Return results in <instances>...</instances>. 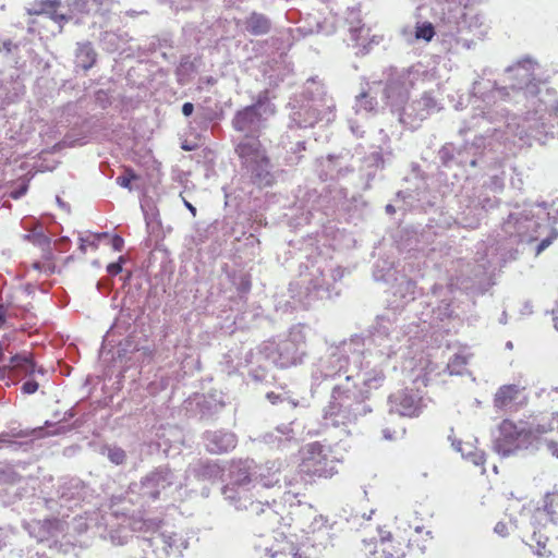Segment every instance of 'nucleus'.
<instances>
[{"mask_svg":"<svg viewBox=\"0 0 558 558\" xmlns=\"http://www.w3.org/2000/svg\"><path fill=\"white\" fill-rule=\"evenodd\" d=\"M558 432V413L543 417L537 424H527L524 421L514 422L511 418L502 420L498 425V434L494 440V449L502 457L518 453L527 449L543 435Z\"/></svg>","mask_w":558,"mask_h":558,"instance_id":"nucleus-1","label":"nucleus"},{"mask_svg":"<svg viewBox=\"0 0 558 558\" xmlns=\"http://www.w3.org/2000/svg\"><path fill=\"white\" fill-rule=\"evenodd\" d=\"M409 527L410 530L397 529L395 532L379 529L378 538L363 541V554L366 558H405L414 546L412 530L415 534L425 532L426 536L430 535V531L426 530L427 526L424 524L410 523Z\"/></svg>","mask_w":558,"mask_h":558,"instance_id":"nucleus-2","label":"nucleus"},{"mask_svg":"<svg viewBox=\"0 0 558 558\" xmlns=\"http://www.w3.org/2000/svg\"><path fill=\"white\" fill-rule=\"evenodd\" d=\"M337 461L330 457L326 448L318 441L307 444L301 450L298 472L302 477H331L337 473Z\"/></svg>","mask_w":558,"mask_h":558,"instance_id":"nucleus-3","label":"nucleus"},{"mask_svg":"<svg viewBox=\"0 0 558 558\" xmlns=\"http://www.w3.org/2000/svg\"><path fill=\"white\" fill-rule=\"evenodd\" d=\"M235 153L243 162L251 168L255 182L264 185H271L274 178L269 172L270 159L262 142L257 137L246 136L235 147Z\"/></svg>","mask_w":558,"mask_h":558,"instance_id":"nucleus-4","label":"nucleus"},{"mask_svg":"<svg viewBox=\"0 0 558 558\" xmlns=\"http://www.w3.org/2000/svg\"><path fill=\"white\" fill-rule=\"evenodd\" d=\"M177 543V534L163 529L162 521L142 522L143 558H165Z\"/></svg>","mask_w":558,"mask_h":558,"instance_id":"nucleus-5","label":"nucleus"},{"mask_svg":"<svg viewBox=\"0 0 558 558\" xmlns=\"http://www.w3.org/2000/svg\"><path fill=\"white\" fill-rule=\"evenodd\" d=\"M260 558H311L300 545L283 534H279L272 543L265 548Z\"/></svg>","mask_w":558,"mask_h":558,"instance_id":"nucleus-6","label":"nucleus"},{"mask_svg":"<svg viewBox=\"0 0 558 558\" xmlns=\"http://www.w3.org/2000/svg\"><path fill=\"white\" fill-rule=\"evenodd\" d=\"M524 387L509 384L498 388L494 396V407L498 410L510 409L512 404H524L527 398L524 396Z\"/></svg>","mask_w":558,"mask_h":558,"instance_id":"nucleus-7","label":"nucleus"},{"mask_svg":"<svg viewBox=\"0 0 558 558\" xmlns=\"http://www.w3.org/2000/svg\"><path fill=\"white\" fill-rule=\"evenodd\" d=\"M532 520L544 527L546 523L555 524L558 521V490L545 495L543 507L534 510Z\"/></svg>","mask_w":558,"mask_h":558,"instance_id":"nucleus-8","label":"nucleus"},{"mask_svg":"<svg viewBox=\"0 0 558 558\" xmlns=\"http://www.w3.org/2000/svg\"><path fill=\"white\" fill-rule=\"evenodd\" d=\"M397 411L403 416H417L422 409V397L412 390L404 389L395 397Z\"/></svg>","mask_w":558,"mask_h":558,"instance_id":"nucleus-9","label":"nucleus"},{"mask_svg":"<svg viewBox=\"0 0 558 558\" xmlns=\"http://www.w3.org/2000/svg\"><path fill=\"white\" fill-rule=\"evenodd\" d=\"M532 524L534 530L530 546L535 549L538 556H549L551 554L550 539L553 534L549 524L546 523V527H544L543 525L535 524L534 520H532Z\"/></svg>","mask_w":558,"mask_h":558,"instance_id":"nucleus-10","label":"nucleus"},{"mask_svg":"<svg viewBox=\"0 0 558 558\" xmlns=\"http://www.w3.org/2000/svg\"><path fill=\"white\" fill-rule=\"evenodd\" d=\"M60 0H39L35 1L31 8L27 9L28 15H48L52 21L57 23H63L68 21L64 14H59L58 9L60 8Z\"/></svg>","mask_w":558,"mask_h":558,"instance_id":"nucleus-11","label":"nucleus"},{"mask_svg":"<svg viewBox=\"0 0 558 558\" xmlns=\"http://www.w3.org/2000/svg\"><path fill=\"white\" fill-rule=\"evenodd\" d=\"M8 367L12 376L33 375L36 372V363L32 352H21L10 357Z\"/></svg>","mask_w":558,"mask_h":558,"instance_id":"nucleus-12","label":"nucleus"},{"mask_svg":"<svg viewBox=\"0 0 558 558\" xmlns=\"http://www.w3.org/2000/svg\"><path fill=\"white\" fill-rule=\"evenodd\" d=\"M260 119V113L255 105L247 106L244 109L236 112L232 120L233 128L236 131L250 130Z\"/></svg>","mask_w":558,"mask_h":558,"instance_id":"nucleus-13","label":"nucleus"},{"mask_svg":"<svg viewBox=\"0 0 558 558\" xmlns=\"http://www.w3.org/2000/svg\"><path fill=\"white\" fill-rule=\"evenodd\" d=\"M75 65L84 71L90 70L97 61V52L92 43H78L75 50Z\"/></svg>","mask_w":558,"mask_h":558,"instance_id":"nucleus-14","label":"nucleus"},{"mask_svg":"<svg viewBox=\"0 0 558 558\" xmlns=\"http://www.w3.org/2000/svg\"><path fill=\"white\" fill-rule=\"evenodd\" d=\"M245 28L253 36L266 35L271 29V21L262 13L252 12L245 20Z\"/></svg>","mask_w":558,"mask_h":558,"instance_id":"nucleus-15","label":"nucleus"},{"mask_svg":"<svg viewBox=\"0 0 558 558\" xmlns=\"http://www.w3.org/2000/svg\"><path fill=\"white\" fill-rule=\"evenodd\" d=\"M144 167L147 187L156 190L162 179L161 163L150 157L144 161Z\"/></svg>","mask_w":558,"mask_h":558,"instance_id":"nucleus-16","label":"nucleus"},{"mask_svg":"<svg viewBox=\"0 0 558 558\" xmlns=\"http://www.w3.org/2000/svg\"><path fill=\"white\" fill-rule=\"evenodd\" d=\"M251 468L243 462H239L232 466L231 477L233 484L238 486L246 485L251 482Z\"/></svg>","mask_w":558,"mask_h":558,"instance_id":"nucleus-17","label":"nucleus"},{"mask_svg":"<svg viewBox=\"0 0 558 558\" xmlns=\"http://www.w3.org/2000/svg\"><path fill=\"white\" fill-rule=\"evenodd\" d=\"M435 36V27L430 22L417 23L415 26V38L430 41Z\"/></svg>","mask_w":558,"mask_h":558,"instance_id":"nucleus-18","label":"nucleus"},{"mask_svg":"<svg viewBox=\"0 0 558 558\" xmlns=\"http://www.w3.org/2000/svg\"><path fill=\"white\" fill-rule=\"evenodd\" d=\"M108 458L112 463L119 465L124 462L126 454L121 448L114 447L108 449Z\"/></svg>","mask_w":558,"mask_h":558,"instance_id":"nucleus-19","label":"nucleus"},{"mask_svg":"<svg viewBox=\"0 0 558 558\" xmlns=\"http://www.w3.org/2000/svg\"><path fill=\"white\" fill-rule=\"evenodd\" d=\"M120 345L122 347L121 351L123 354L138 351V343L134 340L133 336L128 337Z\"/></svg>","mask_w":558,"mask_h":558,"instance_id":"nucleus-20","label":"nucleus"},{"mask_svg":"<svg viewBox=\"0 0 558 558\" xmlns=\"http://www.w3.org/2000/svg\"><path fill=\"white\" fill-rule=\"evenodd\" d=\"M38 383L36 380H27L25 381L22 387H21V390L23 393L25 395H32V393H35L37 390H38Z\"/></svg>","mask_w":558,"mask_h":558,"instance_id":"nucleus-21","label":"nucleus"},{"mask_svg":"<svg viewBox=\"0 0 558 558\" xmlns=\"http://www.w3.org/2000/svg\"><path fill=\"white\" fill-rule=\"evenodd\" d=\"M135 179H136V175H135L134 173H132V174H125V175H120V177H118V178H117V182H118L121 186H123V187H128V189H130V190H131V185H130V183H131V181H132V180H135Z\"/></svg>","mask_w":558,"mask_h":558,"instance_id":"nucleus-22","label":"nucleus"},{"mask_svg":"<svg viewBox=\"0 0 558 558\" xmlns=\"http://www.w3.org/2000/svg\"><path fill=\"white\" fill-rule=\"evenodd\" d=\"M251 278L248 275H245L242 277L241 279V284H240V291L241 292H248L251 290Z\"/></svg>","mask_w":558,"mask_h":558,"instance_id":"nucleus-23","label":"nucleus"},{"mask_svg":"<svg viewBox=\"0 0 558 558\" xmlns=\"http://www.w3.org/2000/svg\"><path fill=\"white\" fill-rule=\"evenodd\" d=\"M495 532L500 536L508 535V525L504 522H498L495 526Z\"/></svg>","mask_w":558,"mask_h":558,"instance_id":"nucleus-24","label":"nucleus"},{"mask_svg":"<svg viewBox=\"0 0 558 558\" xmlns=\"http://www.w3.org/2000/svg\"><path fill=\"white\" fill-rule=\"evenodd\" d=\"M554 239L555 236L543 239L537 246V253H541L544 250H546L551 244Z\"/></svg>","mask_w":558,"mask_h":558,"instance_id":"nucleus-25","label":"nucleus"},{"mask_svg":"<svg viewBox=\"0 0 558 558\" xmlns=\"http://www.w3.org/2000/svg\"><path fill=\"white\" fill-rule=\"evenodd\" d=\"M471 459H472V462L475 464V465H484L485 463V456L484 453H473L471 456Z\"/></svg>","mask_w":558,"mask_h":558,"instance_id":"nucleus-26","label":"nucleus"},{"mask_svg":"<svg viewBox=\"0 0 558 558\" xmlns=\"http://www.w3.org/2000/svg\"><path fill=\"white\" fill-rule=\"evenodd\" d=\"M107 270L110 275L114 276V275H118L122 270V267H121L120 263H111L108 265Z\"/></svg>","mask_w":558,"mask_h":558,"instance_id":"nucleus-27","label":"nucleus"},{"mask_svg":"<svg viewBox=\"0 0 558 558\" xmlns=\"http://www.w3.org/2000/svg\"><path fill=\"white\" fill-rule=\"evenodd\" d=\"M112 246L116 251H121L123 247V239L119 235L112 238Z\"/></svg>","mask_w":558,"mask_h":558,"instance_id":"nucleus-28","label":"nucleus"},{"mask_svg":"<svg viewBox=\"0 0 558 558\" xmlns=\"http://www.w3.org/2000/svg\"><path fill=\"white\" fill-rule=\"evenodd\" d=\"M193 110H194V106L192 102H185L183 106H182V113L185 116V117H189L193 113Z\"/></svg>","mask_w":558,"mask_h":558,"instance_id":"nucleus-29","label":"nucleus"},{"mask_svg":"<svg viewBox=\"0 0 558 558\" xmlns=\"http://www.w3.org/2000/svg\"><path fill=\"white\" fill-rule=\"evenodd\" d=\"M7 323V308L0 304V329L5 325Z\"/></svg>","mask_w":558,"mask_h":558,"instance_id":"nucleus-30","label":"nucleus"},{"mask_svg":"<svg viewBox=\"0 0 558 558\" xmlns=\"http://www.w3.org/2000/svg\"><path fill=\"white\" fill-rule=\"evenodd\" d=\"M547 448H548V450L550 451V453H551L554 457L558 458V444H557V442H555V441H549V442L547 444Z\"/></svg>","mask_w":558,"mask_h":558,"instance_id":"nucleus-31","label":"nucleus"},{"mask_svg":"<svg viewBox=\"0 0 558 558\" xmlns=\"http://www.w3.org/2000/svg\"><path fill=\"white\" fill-rule=\"evenodd\" d=\"M87 245L94 246V242H88V241H86L84 239H81L80 250L82 251V253H86Z\"/></svg>","mask_w":558,"mask_h":558,"instance_id":"nucleus-32","label":"nucleus"},{"mask_svg":"<svg viewBox=\"0 0 558 558\" xmlns=\"http://www.w3.org/2000/svg\"><path fill=\"white\" fill-rule=\"evenodd\" d=\"M7 375L11 376L10 367H8V364L0 366V378H3Z\"/></svg>","mask_w":558,"mask_h":558,"instance_id":"nucleus-33","label":"nucleus"},{"mask_svg":"<svg viewBox=\"0 0 558 558\" xmlns=\"http://www.w3.org/2000/svg\"><path fill=\"white\" fill-rule=\"evenodd\" d=\"M225 438L227 440V447L225 448V450H227L229 447H234V436L233 435H226Z\"/></svg>","mask_w":558,"mask_h":558,"instance_id":"nucleus-34","label":"nucleus"},{"mask_svg":"<svg viewBox=\"0 0 558 558\" xmlns=\"http://www.w3.org/2000/svg\"><path fill=\"white\" fill-rule=\"evenodd\" d=\"M185 206L189 208L193 216H196V208L191 203L185 202Z\"/></svg>","mask_w":558,"mask_h":558,"instance_id":"nucleus-35","label":"nucleus"},{"mask_svg":"<svg viewBox=\"0 0 558 558\" xmlns=\"http://www.w3.org/2000/svg\"><path fill=\"white\" fill-rule=\"evenodd\" d=\"M3 356H4V349H3L2 342L0 341V362L2 361Z\"/></svg>","mask_w":558,"mask_h":558,"instance_id":"nucleus-36","label":"nucleus"},{"mask_svg":"<svg viewBox=\"0 0 558 558\" xmlns=\"http://www.w3.org/2000/svg\"><path fill=\"white\" fill-rule=\"evenodd\" d=\"M553 111L558 117V100L556 101L555 106L553 107Z\"/></svg>","mask_w":558,"mask_h":558,"instance_id":"nucleus-37","label":"nucleus"},{"mask_svg":"<svg viewBox=\"0 0 558 558\" xmlns=\"http://www.w3.org/2000/svg\"><path fill=\"white\" fill-rule=\"evenodd\" d=\"M267 398L274 401V399H276V398H277V396H276L274 392H269V393L267 395Z\"/></svg>","mask_w":558,"mask_h":558,"instance_id":"nucleus-38","label":"nucleus"},{"mask_svg":"<svg viewBox=\"0 0 558 558\" xmlns=\"http://www.w3.org/2000/svg\"><path fill=\"white\" fill-rule=\"evenodd\" d=\"M145 218H146V220H147V227L149 228V227H150V225H151V222L148 220V214H146V217H145Z\"/></svg>","mask_w":558,"mask_h":558,"instance_id":"nucleus-39","label":"nucleus"},{"mask_svg":"<svg viewBox=\"0 0 558 558\" xmlns=\"http://www.w3.org/2000/svg\"><path fill=\"white\" fill-rule=\"evenodd\" d=\"M416 546H417V547H418V549H421V550H424V549H425V545L416 544Z\"/></svg>","mask_w":558,"mask_h":558,"instance_id":"nucleus-40","label":"nucleus"},{"mask_svg":"<svg viewBox=\"0 0 558 558\" xmlns=\"http://www.w3.org/2000/svg\"><path fill=\"white\" fill-rule=\"evenodd\" d=\"M387 210H388V211H393L395 209H393V207H392L391 205H388V206H387Z\"/></svg>","mask_w":558,"mask_h":558,"instance_id":"nucleus-41","label":"nucleus"}]
</instances>
